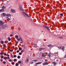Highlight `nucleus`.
<instances>
[{"label":"nucleus","instance_id":"f257e3e1","mask_svg":"<svg viewBox=\"0 0 66 66\" xmlns=\"http://www.w3.org/2000/svg\"><path fill=\"white\" fill-rule=\"evenodd\" d=\"M0 26H2L3 24H4V22H3L2 21H0Z\"/></svg>","mask_w":66,"mask_h":66},{"label":"nucleus","instance_id":"f03ea898","mask_svg":"<svg viewBox=\"0 0 66 66\" xmlns=\"http://www.w3.org/2000/svg\"><path fill=\"white\" fill-rule=\"evenodd\" d=\"M17 40H18V41H19L20 40L21 42H23L22 39V37H20L19 39L18 38Z\"/></svg>","mask_w":66,"mask_h":66},{"label":"nucleus","instance_id":"7ed1b4c3","mask_svg":"<svg viewBox=\"0 0 66 66\" xmlns=\"http://www.w3.org/2000/svg\"><path fill=\"white\" fill-rule=\"evenodd\" d=\"M22 14L25 16H27V17H29V16L28 15V14H26L25 12H22Z\"/></svg>","mask_w":66,"mask_h":66},{"label":"nucleus","instance_id":"20e7f679","mask_svg":"<svg viewBox=\"0 0 66 66\" xmlns=\"http://www.w3.org/2000/svg\"><path fill=\"white\" fill-rule=\"evenodd\" d=\"M2 26V29H4L5 28V27H6L7 26V25L6 24L3 25Z\"/></svg>","mask_w":66,"mask_h":66},{"label":"nucleus","instance_id":"39448f33","mask_svg":"<svg viewBox=\"0 0 66 66\" xmlns=\"http://www.w3.org/2000/svg\"><path fill=\"white\" fill-rule=\"evenodd\" d=\"M43 26L44 27V28H46L48 30H49V27H48L46 26H45L44 25H43Z\"/></svg>","mask_w":66,"mask_h":66},{"label":"nucleus","instance_id":"423d86ee","mask_svg":"<svg viewBox=\"0 0 66 66\" xmlns=\"http://www.w3.org/2000/svg\"><path fill=\"white\" fill-rule=\"evenodd\" d=\"M43 66H44V65H48V64H49V63H48L47 62H45V63H43Z\"/></svg>","mask_w":66,"mask_h":66},{"label":"nucleus","instance_id":"0eeeda50","mask_svg":"<svg viewBox=\"0 0 66 66\" xmlns=\"http://www.w3.org/2000/svg\"><path fill=\"white\" fill-rule=\"evenodd\" d=\"M42 63V62H38L37 63H36V65H38L39 64H40Z\"/></svg>","mask_w":66,"mask_h":66},{"label":"nucleus","instance_id":"6e6552de","mask_svg":"<svg viewBox=\"0 0 66 66\" xmlns=\"http://www.w3.org/2000/svg\"><path fill=\"white\" fill-rule=\"evenodd\" d=\"M19 10L21 11H22V7L21 6H20L19 7Z\"/></svg>","mask_w":66,"mask_h":66},{"label":"nucleus","instance_id":"1a4fd4ad","mask_svg":"<svg viewBox=\"0 0 66 66\" xmlns=\"http://www.w3.org/2000/svg\"><path fill=\"white\" fill-rule=\"evenodd\" d=\"M46 56V55H45L43 54H42V57H45Z\"/></svg>","mask_w":66,"mask_h":66},{"label":"nucleus","instance_id":"9d476101","mask_svg":"<svg viewBox=\"0 0 66 66\" xmlns=\"http://www.w3.org/2000/svg\"><path fill=\"white\" fill-rule=\"evenodd\" d=\"M11 12H15V10L13 9H11Z\"/></svg>","mask_w":66,"mask_h":66},{"label":"nucleus","instance_id":"9b49d317","mask_svg":"<svg viewBox=\"0 0 66 66\" xmlns=\"http://www.w3.org/2000/svg\"><path fill=\"white\" fill-rule=\"evenodd\" d=\"M29 61V59L28 58L26 59V61H25L26 63H28Z\"/></svg>","mask_w":66,"mask_h":66},{"label":"nucleus","instance_id":"f8f14e48","mask_svg":"<svg viewBox=\"0 0 66 66\" xmlns=\"http://www.w3.org/2000/svg\"><path fill=\"white\" fill-rule=\"evenodd\" d=\"M64 48H65V47H64V46H63L62 47V48H61L62 50H63V51H64V49H65Z\"/></svg>","mask_w":66,"mask_h":66},{"label":"nucleus","instance_id":"ddd939ff","mask_svg":"<svg viewBox=\"0 0 66 66\" xmlns=\"http://www.w3.org/2000/svg\"><path fill=\"white\" fill-rule=\"evenodd\" d=\"M3 11H4V9H2L0 10V12H2Z\"/></svg>","mask_w":66,"mask_h":66},{"label":"nucleus","instance_id":"4468645a","mask_svg":"<svg viewBox=\"0 0 66 66\" xmlns=\"http://www.w3.org/2000/svg\"><path fill=\"white\" fill-rule=\"evenodd\" d=\"M7 16H8V17H10L11 16V15L10 14H8L7 15H6Z\"/></svg>","mask_w":66,"mask_h":66},{"label":"nucleus","instance_id":"2eb2a0df","mask_svg":"<svg viewBox=\"0 0 66 66\" xmlns=\"http://www.w3.org/2000/svg\"><path fill=\"white\" fill-rule=\"evenodd\" d=\"M15 37H16V38H17L18 39V36L17 35H16L15 36Z\"/></svg>","mask_w":66,"mask_h":66},{"label":"nucleus","instance_id":"dca6fc26","mask_svg":"<svg viewBox=\"0 0 66 66\" xmlns=\"http://www.w3.org/2000/svg\"><path fill=\"white\" fill-rule=\"evenodd\" d=\"M2 9H3L4 10V9H5V7L4 6H3L2 7Z\"/></svg>","mask_w":66,"mask_h":66},{"label":"nucleus","instance_id":"f3484780","mask_svg":"<svg viewBox=\"0 0 66 66\" xmlns=\"http://www.w3.org/2000/svg\"><path fill=\"white\" fill-rule=\"evenodd\" d=\"M6 18L7 20H10V18H9V17H7Z\"/></svg>","mask_w":66,"mask_h":66},{"label":"nucleus","instance_id":"a211bd4d","mask_svg":"<svg viewBox=\"0 0 66 66\" xmlns=\"http://www.w3.org/2000/svg\"><path fill=\"white\" fill-rule=\"evenodd\" d=\"M51 53H49L48 55V56L50 57V56H51Z\"/></svg>","mask_w":66,"mask_h":66},{"label":"nucleus","instance_id":"6ab92c4d","mask_svg":"<svg viewBox=\"0 0 66 66\" xmlns=\"http://www.w3.org/2000/svg\"><path fill=\"white\" fill-rule=\"evenodd\" d=\"M8 38L9 39V41H11V38H10V37H8Z\"/></svg>","mask_w":66,"mask_h":66},{"label":"nucleus","instance_id":"aec40b11","mask_svg":"<svg viewBox=\"0 0 66 66\" xmlns=\"http://www.w3.org/2000/svg\"><path fill=\"white\" fill-rule=\"evenodd\" d=\"M42 49H43V48H40L39 49V51H42Z\"/></svg>","mask_w":66,"mask_h":66},{"label":"nucleus","instance_id":"412c9836","mask_svg":"<svg viewBox=\"0 0 66 66\" xmlns=\"http://www.w3.org/2000/svg\"><path fill=\"white\" fill-rule=\"evenodd\" d=\"M37 46V44H35L34 45V47H36Z\"/></svg>","mask_w":66,"mask_h":66},{"label":"nucleus","instance_id":"4be33fe9","mask_svg":"<svg viewBox=\"0 0 66 66\" xmlns=\"http://www.w3.org/2000/svg\"><path fill=\"white\" fill-rule=\"evenodd\" d=\"M53 64H54V65H55V64H56V63L54 62H53Z\"/></svg>","mask_w":66,"mask_h":66},{"label":"nucleus","instance_id":"5701e85b","mask_svg":"<svg viewBox=\"0 0 66 66\" xmlns=\"http://www.w3.org/2000/svg\"><path fill=\"white\" fill-rule=\"evenodd\" d=\"M8 43V41H6L5 42V44H6V43Z\"/></svg>","mask_w":66,"mask_h":66},{"label":"nucleus","instance_id":"b1692460","mask_svg":"<svg viewBox=\"0 0 66 66\" xmlns=\"http://www.w3.org/2000/svg\"><path fill=\"white\" fill-rule=\"evenodd\" d=\"M34 61L36 63L37 61V60H34Z\"/></svg>","mask_w":66,"mask_h":66},{"label":"nucleus","instance_id":"393cba45","mask_svg":"<svg viewBox=\"0 0 66 66\" xmlns=\"http://www.w3.org/2000/svg\"><path fill=\"white\" fill-rule=\"evenodd\" d=\"M3 16H4L6 15V14H5V13H4L3 14Z\"/></svg>","mask_w":66,"mask_h":66},{"label":"nucleus","instance_id":"a878e982","mask_svg":"<svg viewBox=\"0 0 66 66\" xmlns=\"http://www.w3.org/2000/svg\"><path fill=\"white\" fill-rule=\"evenodd\" d=\"M59 38H61V39H63V37H59Z\"/></svg>","mask_w":66,"mask_h":66},{"label":"nucleus","instance_id":"bb28decb","mask_svg":"<svg viewBox=\"0 0 66 66\" xmlns=\"http://www.w3.org/2000/svg\"><path fill=\"white\" fill-rule=\"evenodd\" d=\"M4 60H6L7 59V57H4Z\"/></svg>","mask_w":66,"mask_h":66},{"label":"nucleus","instance_id":"cd10ccee","mask_svg":"<svg viewBox=\"0 0 66 66\" xmlns=\"http://www.w3.org/2000/svg\"><path fill=\"white\" fill-rule=\"evenodd\" d=\"M48 47H51V45H48Z\"/></svg>","mask_w":66,"mask_h":66},{"label":"nucleus","instance_id":"c85d7f7f","mask_svg":"<svg viewBox=\"0 0 66 66\" xmlns=\"http://www.w3.org/2000/svg\"><path fill=\"white\" fill-rule=\"evenodd\" d=\"M60 15L61 16H63V13H61L60 14Z\"/></svg>","mask_w":66,"mask_h":66},{"label":"nucleus","instance_id":"c756f323","mask_svg":"<svg viewBox=\"0 0 66 66\" xmlns=\"http://www.w3.org/2000/svg\"><path fill=\"white\" fill-rule=\"evenodd\" d=\"M13 56L14 57H16V55H13Z\"/></svg>","mask_w":66,"mask_h":66},{"label":"nucleus","instance_id":"7c9ffc66","mask_svg":"<svg viewBox=\"0 0 66 66\" xmlns=\"http://www.w3.org/2000/svg\"><path fill=\"white\" fill-rule=\"evenodd\" d=\"M18 59H20V56H18Z\"/></svg>","mask_w":66,"mask_h":66},{"label":"nucleus","instance_id":"2f4dec72","mask_svg":"<svg viewBox=\"0 0 66 66\" xmlns=\"http://www.w3.org/2000/svg\"><path fill=\"white\" fill-rule=\"evenodd\" d=\"M3 43H4L3 41H2L1 42V43L2 44H3Z\"/></svg>","mask_w":66,"mask_h":66},{"label":"nucleus","instance_id":"473e14b6","mask_svg":"<svg viewBox=\"0 0 66 66\" xmlns=\"http://www.w3.org/2000/svg\"><path fill=\"white\" fill-rule=\"evenodd\" d=\"M15 64V63L14 62H13L12 63V65H13V64Z\"/></svg>","mask_w":66,"mask_h":66},{"label":"nucleus","instance_id":"72a5a7b5","mask_svg":"<svg viewBox=\"0 0 66 66\" xmlns=\"http://www.w3.org/2000/svg\"><path fill=\"white\" fill-rule=\"evenodd\" d=\"M64 28H66V24L64 25Z\"/></svg>","mask_w":66,"mask_h":66},{"label":"nucleus","instance_id":"f704fd0d","mask_svg":"<svg viewBox=\"0 0 66 66\" xmlns=\"http://www.w3.org/2000/svg\"><path fill=\"white\" fill-rule=\"evenodd\" d=\"M1 58H2V59H3V56L2 55L1 57Z\"/></svg>","mask_w":66,"mask_h":66},{"label":"nucleus","instance_id":"c9c22d12","mask_svg":"<svg viewBox=\"0 0 66 66\" xmlns=\"http://www.w3.org/2000/svg\"><path fill=\"white\" fill-rule=\"evenodd\" d=\"M19 55H21V54H22V53H19Z\"/></svg>","mask_w":66,"mask_h":66},{"label":"nucleus","instance_id":"e433bc0d","mask_svg":"<svg viewBox=\"0 0 66 66\" xmlns=\"http://www.w3.org/2000/svg\"><path fill=\"white\" fill-rule=\"evenodd\" d=\"M14 61H17V59H14Z\"/></svg>","mask_w":66,"mask_h":66},{"label":"nucleus","instance_id":"4c0bfd02","mask_svg":"<svg viewBox=\"0 0 66 66\" xmlns=\"http://www.w3.org/2000/svg\"><path fill=\"white\" fill-rule=\"evenodd\" d=\"M23 51H24V50H23L22 51H21V52L23 53Z\"/></svg>","mask_w":66,"mask_h":66},{"label":"nucleus","instance_id":"58836bf2","mask_svg":"<svg viewBox=\"0 0 66 66\" xmlns=\"http://www.w3.org/2000/svg\"><path fill=\"white\" fill-rule=\"evenodd\" d=\"M18 63H19V64H20L21 63V61H18Z\"/></svg>","mask_w":66,"mask_h":66},{"label":"nucleus","instance_id":"ea45409f","mask_svg":"<svg viewBox=\"0 0 66 66\" xmlns=\"http://www.w3.org/2000/svg\"><path fill=\"white\" fill-rule=\"evenodd\" d=\"M3 63L4 64H5L6 63V62L4 61L3 62Z\"/></svg>","mask_w":66,"mask_h":66},{"label":"nucleus","instance_id":"a19ab883","mask_svg":"<svg viewBox=\"0 0 66 66\" xmlns=\"http://www.w3.org/2000/svg\"><path fill=\"white\" fill-rule=\"evenodd\" d=\"M10 51L11 52H13V50H10Z\"/></svg>","mask_w":66,"mask_h":66},{"label":"nucleus","instance_id":"79ce46f5","mask_svg":"<svg viewBox=\"0 0 66 66\" xmlns=\"http://www.w3.org/2000/svg\"><path fill=\"white\" fill-rule=\"evenodd\" d=\"M7 59L9 60V59H10V58L8 56L7 57Z\"/></svg>","mask_w":66,"mask_h":66},{"label":"nucleus","instance_id":"37998d69","mask_svg":"<svg viewBox=\"0 0 66 66\" xmlns=\"http://www.w3.org/2000/svg\"><path fill=\"white\" fill-rule=\"evenodd\" d=\"M16 66H18V63H16Z\"/></svg>","mask_w":66,"mask_h":66},{"label":"nucleus","instance_id":"c03bdc74","mask_svg":"<svg viewBox=\"0 0 66 66\" xmlns=\"http://www.w3.org/2000/svg\"><path fill=\"white\" fill-rule=\"evenodd\" d=\"M30 64H33V62H30Z\"/></svg>","mask_w":66,"mask_h":66},{"label":"nucleus","instance_id":"a18cd8bd","mask_svg":"<svg viewBox=\"0 0 66 66\" xmlns=\"http://www.w3.org/2000/svg\"><path fill=\"white\" fill-rule=\"evenodd\" d=\"M19 50H22V49H21V48H19Z\"/></svg>","mask_w":66,"mask_h":66},{"label":"nucleus","instance_id":"49530a36","mask_svg":"<svg viewBox=\"0 0 66 66\" xmlns=\"http://www.w3.org/2000/svg\"><path fill=\"white\" fill-rule=\"evenodd\" d=\"M19 52V50H18L16 51V52L17 53H18V52Z\"/></svg>","mask_w":66,"mask_h":66},{"label":"nucleus","instance_id":"de8ad7c7","mask_svg":"<svg viewBox=\"0 0 66 66\" xmlns=\"http://www.w3.org/2000/svg\"><path fill=\"white\" fill-rule=\"evenodd\" d=\"M9 62H12V61L11 59H10L9 60Z\"/></svg>","mask_w":66,"mask_h":66},{"label":"nucleus","instance_id":"09e8293b","mask_svg":"<svg viewBox=\"0 0 66 66\" xmlns=\"http://www.w3.org/2000/svg\"><path fill=\"white\" fill-rule=\"evenodd\" d=\"M0 54H1V55H2V54H3V53H0Z\"/></svg>","mask_w":66,"mask_h":66},{"label":"nucleus","instance_id":"8fccbe9b","mask_svg":"<svg viewBox=\"0 0 66 66\" xmlns=\"http://www.w3.org/2000/svg\"><path fill=\"white\" fill-rule=\"evenodd\" d=\"M1 62H2V61H3V60H2V59H1Z\"/></svg>","mask_w":66,"mask_h":66},{"label":"nucleus","instance_id":"3c124183","mask_svg":"<svg viewBox=\"0 0 66 66\" xmlns=\"http://www.w3.org/2000/svg\"><path fill=\"white\" fill-rule=\"evenodd\" d=\"M64 58H66V54L64 56Z\"/></svg>","mask_w":66,"mask_h":66},{"label":"nucleus","instance_id":"603ef678","mask_svg":"<svg viewBox=\"0 0 66 66\" xmlns=\"http://www.w3.org/2000/svg\"><path fill=\"white\" fill-rule=\"evenodd\" d=\"M6 55V54L5 53H4V55Z\"/></svg>","mask_w":66,"mask_h":66},{"label":"nucleus","instance_id":"864d4df0","mask_svg":"<svg viewBox=\"0 0 66 66\" xmlns=\"http://www.w3.org/2000/svg\"><path fill=\"white\" fill-rule=\"evenodd\" d=\"M18 42H16L15 43L16 44H18Z\"/></svg>","mask_w":66,"mask_h":66},{"label":"nucleus","instance_id":"5fc2aeb1","mask_svg":"<svg viewBox=\"0 0 66 66\" xmlns=\"http://www.w3.org/2000/svg\"><path fill=\"white\" fill-rule=\"evenodd\" d=\"M10 36L12 37L13 36V35H10Z\"/></svg>","mask_w":66,"mask_h":66},{"label":"nucleus","instance_id":"6e6d98bb","mask_svg":"<svg viewBox=\"0 0 66 66\" xmlns=\"http://www.w3.org/2000/svg\"><path fill=\"white\" fill-rule=\"evenodd\" d=\"M7 56H8L9 57V54L7 55Z\"/></svg>","mask_w":66,"mask_h":66},{"label":"nucleus","instance_id":"4d7b16f0","mask_svg":"<svg viewBox=\"0 0 66 66\" xmlns=\"http://www.w3.org/2000/svg\"><path fill=\"white\" fill-rule=\"evenodd\" d=\"M2 2H3V0H1Z\"/></svg>","mask_w":66,"mask_h":66},{"label":"nucleus","instance_id":"13d9d810","mask_svg":"<svg viewBox=\"0 0 66 66\" xmlns=\"http://www.w3.org/2000/svg\"><path fill=\"white\" fill-rule=\"evenodd\" d=\"M32 61L33 62H34V60H32Z\"/></svg>","mask_w":66,"mask_h":66},{"label":"nucleus","instance_id":"bf43d9fd","mask_svg":"<svg viewBox=\"0 0 66 66\" xmlns=\"http://www.w3.org/2000/svg\"><path fill=\"white\" fill-rule=\"evenodd\" d=\"M45 61H47V60H45Z\"/></svg>","mask_w":66,"mask_h":66},{"label":"nucleus","instance_id":"052dcab7","mask_svg":"<svg viewBox=\"0 0 66 66\" xmlns=\"http://www.w3.org/2000/svg\"><path fill=\"white\" fill-rule=\"evenodd\" d=\"M5 46H6V45H4V47H6Z\"/></svg>","mask_w":66,"mask_h":66},{"label":"nucleus","instance_id":"680f3d73","mask_svg":"<svg viewBox=\"0 0 66 66\" xmlns=\"http://www.w3.org/2000/svg\"><path fill=\"white\" fill-rule=\"evenodd\" d=\"M60 27V26L59 25V27Z\"/></svg>","mask_w":66,"mask_h":66},{"label":"nucleus","instance_id":"e2e57ef3","mask_svg":"<svg viewBox=\"0 0 66 66\" xmlns=\"http://www.w3.org/2000/svg\"><path fill=\"white\" fill-rule=\"evenodd\" d=\"M61 27H63V26L62 25L61 26Z\"/></svg>","mask_w":66,"mask_h":66},{"label":"nucleus","instance_id":"0e129e2a","mask_svg":"<svg viewBox=\"0 0 66 66\" xmlns=\"http://www.w3.org/2000/svg\"><path fill=\"white\" fill-rule=\"evenodd\" d=\"M1 42V40L0 39V42Z\"/></svg>","mask_w":66,"mask_h":66},{"label":"nucleus","instance_id":"69168bd1","mask_svg":"<svg viewBox=\"0 0 66 66\" xmlns=\"http://www.w3.org/2000/svg\"><path fill=\"white\" fill-rule=\"evenodd\" d=\"M5 48H6V46L5 47Z\"/></svg>","mask_w":66,"mask_h":66},{"label":"nucleus","instance_id":"338daca9","mask_svg":"<svg viewBox=\"0 0 66 66\" xmlns=\"http://www.w3.org/2000/svg\"><path fill=\"white\" fill-rule=\"evenodd\" d=\"M12 57L13 58V57L12 56Z\"/></svg>","mask_w":66,"mask_h":66},{"label":"nucleus","instance_id":"774afa93","mask_svg":"<svg viewBox=\"0 0 66 66\" xmlns=\"http://www.w3.org/2000/svg\"><path fill=\"white\" fill-rule=\"evenodd\" d=\"M60 48H61V47H60Z\"/></svg>","mask_w":66,"mask_h":66}]
</instances>
